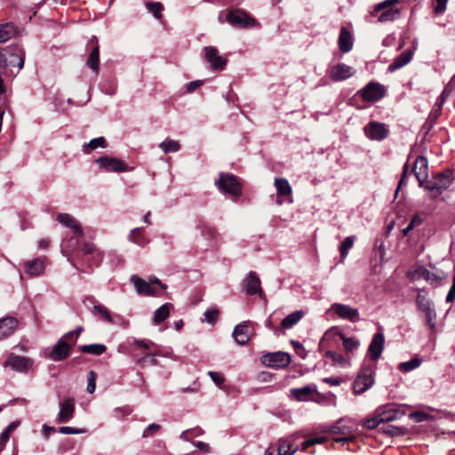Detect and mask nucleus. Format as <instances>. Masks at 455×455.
I'll return each instance as SVG.
<instances>
[{
  "label": "nucleus",
  "instance_id": "423d86ee",
  "mask_svg": "<svg viewBox=\"0 0 455 455\" xmlns=\"http://www.w3.org/2000/svg\"><path fill=\"white\" fill-rule=\"evenodd\" d=\"M24 52L21 49H16V52H11L7 50L0 49V69H4L9 66L17 67L21 69L24 65Z\"/></svg>",
  "mask_w": 455,
  "mask_h": 455
},
{
  "label": "nucleus",
  "instance_id": "6e6552de",
  "mask_svg": "<svg viewBox=\"0 0 455 455\" xmlns=\"http://www.w3.org/2000/svg\"><path fill=\"white\" fill-rule=\"evenodd\" d=\"M261 363L271 368H284L291 363V356L285 352L267 353L261 356Z\"/></svg>",
  "mask_w": 455,
  "mask_h": 455
},
{
  "label": "nucleus",
  "instance_id": "f8f14e48",
  "mask_svg": "<svg viewBox=\"0 0 455 455\" xmlns=\"http://www.w3.org/2000/svg\"><path fill=\"white\" fill-rule=\"evenodd\" d=\"M361 96L367 101H378L385 95V88L379 83L370 82L360 91Z\"/></svg>",
  "mask_w": 455,
  "mask_h": 455
},
{
  "label": "nucleus",
  "instance_id": "c03bdc74",
  "mask_svg": "<svg viewBox=\"0 0 455 455\" xmlns=\"http://www.w3.org/2000/svg\"><path fill=\"white\" fill-rule=\"evenodd\" d=\"M355 242V236L346 237L339 246V252L342 259H345L349 250L353 247Z\"/></svg>",
  "mask_w": 455,
  "mask_h": 455
},
{
  "label": "nucleus",
  "instance_id": "0eeeda50",
  "mask_svg": "<svg viewBox=\"0 0 455 455\" xmlns=\"http://www.w3.org/2000/svg\"><path fill=\"white\" fill-rule=\"evenodd\" d=\"M227 21L233 27L239 28L255 26V20L241 9H234L228 12Z\"/></svg>",
  "mask_w": 455,
  "mask_h": 455
},
{
  "label": "nucleus",
  "instance_id": "0e129e2a",
  "mask_svg": "<svg viewBox=\"0 0 455 455\" xmlns=\"http://www.w3.org/2000/svg\"><path fill=\"white\" fill-rule=\"evenodd\" d=\"M436 5L435 7V12L439 14L445 11L448 0H435Z\"/></svg>",
  "mask_w": 455,
  "mask_h": 455
},
{
  "label": "nucleus",
  "instance_id": "69168bd1",
  "mask_svg": "<svg viewBox=\"0 0 455 455\" xmlns=\"http://www.w3.org/2000/svg\"><path fill=\"white\" fill-rule=\"evenodd\" d=\"M408 171H409V164H408V162H406L403 164V174H402L401 180H400V181L398 183V186H397V188H396V193L401 188L402 185L404 183L406 176H407V173H408Z\"/></svg>",
  "mask_w": 455,
  "mask_h": 455
},
{
  "label": "nucleus",
  "instance_id": "7c9ffc66",
  "mask_svg": "<svg viewBox=\"0 0 455 455\" xmlns=\"http://www.w3.org/2000/svg\"><path fill=\"white\" fill-rule=\"evenodd\" d=\"M356 379L365 383L369 388L374 384V370L372 367L365 366L361 369Z\"/></svg>",
  "mask_w": 455,
  "mask_h": 455
},
{
  "label": "nucleus",
  "instance_id": "58836bf2",
  "mask_svg": "<svg viewBox=\"0 0 455 455\" xmlns=\"http://www.w3.org/2000/svg\"><path fill=\"white\" fill-rule=\"evenodd\" d=\"M16 34V29L12 23L0 25V43L5 42Z\"/></svg>",
  "mask_w": 455,
  "mask_h": 455
},
{
  "label": "nucleus",
  "instance_id": "72a5a7b5",
  "mask_svg": "<svg viewBox=\"0 0 455 455\" xmlns=\"http://www.w3.org/2000/svg\"><path fill=\"white\" fill-rule=\"evenodd\" d=\"M303 315H304L303 311H301V310H297V311L291 313L285 318L283 319L282 323H281L282 327L284 329L291 328L293 325H295L297 323H299Z\"/></svg>",
  "mask_w": 455,
  "mask_h": 455
},
{
  "label": "nucleus",
  "instance_id": "4d7b16f0",
  "mask_svg": "<svg viewBox=\"0 0 455 455\" xmlns=\"http://www.w3.org/2000/svg\"><path fill=\"white\" fill-rule=\"evenodd\" d=\"M139 363L142 367L148 366V365L154 366L158 363V361L153 355H147L139 360Z\"/></svg>",
  "mask_w": 455,
  "mask_h": 455
},
{
  "label": "nucleus",
  "instance_id": "774afa93",
  "mask_svg": "<svg viewBox=\"0 0 455 455\" xmlns=\"http://www.w3.org/2000/svg\"><path fill=\"white\" fill-rule=\"evenodd\" d=\"M195 445L203 452L209 453L211 451L210 445L204 442H196Z\"/></svg>",
  "mask_w": 455,
  "mask_h": 455
},
{
  "label": "nucleus",
  "instance_id": "f03ea898",
  "mask_svg": "<svg viewBox=\"0 0 455 455\" xmlns=\"http://www.w3.org/2000/svg\"><path fill=\"white\" fill-rule=\"evenodd\" d=\"M401 415L399 411L389 406L379 407L375 411L371 418L364 421L363 427L368 429H374L382 423L396 420Z\"/></svg>",
  "mask_w": 455,
  "mask_h": 455
},
{
  "label": "nucleus",
  "instance_id": "680f3d73",
  "mask_svg": "<svg viewBox=\"0 0 455 455\" xmlns=\"http://www.w3.org/2000/svg\"><path fill=\"white\" fill-rule=\"evenodd\" d=\"M78 337H76L75 331H69L66 333L60 339H64V341L68 342L70 347L76 343Z\"/></svg>",
  "mask_w": 455,
  "mask_h": 455
},
{
  "label": "nucleus",
  "instance_id": "3c124183",
  "mask_svg": "<svg viewBox=\"0 0 455 455\" xmlns=\"http://www.w3.org/2000/svg\"><path fill=\"white\" fill-rule=\"evenodd\" d=\"M81 252L84 256H91L92 259H93L95 253H97V250L94 244L91 243H84L81 248Z\"/></svg>",
  "mask_w": 455,
  "mask_h": 455
},
{
  "label": "nucleus",
  "instance_id": "864d4df0",
  "mask_svg": "<svg viewBox=\"0 0 455 455\" xmlns=\"http://www.w3.org/2000/svg\"><path fill=\"white\" fill-rule=\"evenodd\" d=\"M220 311L216 308L208 309L204 312V315L205 321L211 324H214L219 317Z\"/></svg>",
  "mask_w": 455,
  "mask_h": 455
},
{
  "label": "nucleus",
  "instance_id": "2eb2a0df",
  "mask_svg": "<svg viewBox=\"0 0 455 455\" xmlns=\"http://www.w3.org/2000/svg\"><path fill=\"white\" fill-rule=\"evenodd\" d=\"M363 130L366 137L372 140H382L388 135L386 125L379 122H370Z\"/></svg>",
  "mask_w": 455,
  "mask_h": 455
},
{
  "label": "nucleus",
  "instance_id": "7ed1b4c3",
  "mask_svg": "<svg viewBox=\"0 0 455 455\" xmlns=\"http://www.w3.org/2000/svg\"><path fill=\"white\" fill-rule=\"evenodd\" d=\"M453 181V174L451 171H445L435 175L424 188L432 192V197L436 198L446 190Z\"/></svg>",
  "mask_w": 455,
  "mask_h": 455
},
{
  "label": "nucleus",
  "instance_id": "5701e85b",
  "mask_svg": "<svg viewBox=\"0 0 455 455\" xmlns=\"http://www.w3.org/2000/svg\"><path fill=\"white\" fill-rule=\"evenodd\" d=\"M88 44H92V51L87 59L86 65L96 74L99 72V62H100V47L98 44L97 37L92 36Z\"/></svg>",
  "mask_w": 455,
  "mask_h": 455
},
{
  "label": "nucleus",
  "instance_id": "6ab92c4d",
  "mask_svg": "<svg viewBox=\"0 0 455 455\" xmlns=\"http://www.w3.org/2000/svg\"><path fill=\"white\" fill-rule=\"evenodd\" d=\"M384 343V334L381 331L375 333L368 347V355L373 361H377L380 357Z\"/></svg>",
  "mask_w": 455,
  "mask_h": 455
},
{
  "label": "nucleus",
  "instance_id": "338daca9",
  "mask_svg": "<svg viewBox=\"0 0 455 455\" xmlns=\"http://www.w3.org/2000/svg\"><path fill=\"white\" fill-rule=\"evenodd\" d=\"M455 299V275L452 278V284L446 296V302H452Z\"/></svg>",
  "mask_w": 455,
  "mask_h": 455
},
{
  "label": "nucleus",
  "instance_id": "393cba45",
  "mask_svg": "<svg viewBox=\"0 0 455 455\" xmlns=\"http://www.w3.org/2000/svg\"><path fill=\"white\" fill-rule=\"evenodd\" d=\"M294 435L281 438L277 441L278 455H294L299 447L293 443Z\"/></svg>",
  "mask_w": 455,
  "mask_h": 455
},
{
  "label": "nucleus",
  "instance_id": "603ef678",
  "mask_svg": "<svg viewBox=\"0 0 455 455\" xmlns=\"http://www.w3.org/2000/svg\"><path fill=\"white\" fill-rule=\"evenodd\" d=\"M382 432L387 434L390 436H397L404 434L403 430L401 427L395 426H383L381 427Z\"/></svg>",
  "mask_w": 455,
  "mask_h": 455
},
{
  "label": "nucleus",
  "instance_id": "09e8293b",
  "mask_svg": "<svg viewBox=\"0 0 455 455\" xmlns=\"http://www.w3.org/2000/svg\"><path fill=\"white\" fill-rule=\"evenodd\" d=\"M325 356L330 358L333 363L339 364V365H344L346 364V359L344 356L339 353L333 352V351H327L325 353Z\"/></svg>",
  "mask_w": 455,
  "mask_h": 455
},
{
  "label": "nucleus",
  "instance_id": "39448f33",
  "mask_svg": "<svg viewBox=\"0 0 455 455\" xmlns=\"http://www.w3.org/2000/svg\"><path fill=\"white\" fill-rule=\"evenodd\" d=\"M344 419H339L331 426L322 427L320 434L341 435L342 437L333 438L336 443H346L353 439L350 427L343 423Z\"/></svg>",
  "mask_w": 455,
  "mask_h": 455
},
{
  "label": "nucleus",
  "instance_id": "37998d69",
  "mask_svg": "<svg viewBox=\"0 0 455 455\" xmlns=\"http://www.w3.org/2000/svg\"><path fill=\"white\" fill-rule=\"evenodd\" d=\"M421 362L422 361L420 359L415 357V358H412L410 361H407V362H404V363H401L398 365V369L401 371L408 372V371H411L418 368L421 364Z\"/></svg>",
  "mask_w": 455,
  "mask_h": 455
},
{
  "label": "nucleus",
  "instance_id": "13d9d810",
  "mask_svg": "<svg viewBox=\"0 0 455 455\" xmlns=\"http://www.w3.org/2000/svg\"><path fill=\"white\" fill-rule=\"evenodd\" d=\"M208 375L218 387H220L225 380L224 376L220 372L210 371H208Z\"/></svg>",
  "mask_w": 455,
  "mask_h": 455
},
{
  "label": "nucleus",
  "instance_id": "ddd939ff",
  "mask_svg": "<svg viewBox=\"0 0 455 455\" xmlns=\"http://www.w3.org/2000/svg\"><path fill=\"white\" fill-rule=\"evenodd\" d=\"M76 400L73 397L63 399L60 403V411L57 415L58 423H67L70 421L75 414Z\"/></svg>",
  "mask_w": 455,
  "mask_h": 455
},
{
  "label": "nucleus",
  "instance_id": "cd10ccee",
  "mask_svg": "<svg viewBox=\"0 0 455 455\" xmlns=\"http://www.w3.org/2000/svg\"><path fill=\"white\" fill-rule=\"evenodd\" d=\"M18 326V320L12 316L0 319V339L6 338L13 333Z\"/></svg>",
  "mask_w": 455,
  "mask_h": 455
},
{
  "label": "nucleus",
  "instance_id": "1a4fd4ad",
  "mask_svg": "<svg viewBox=\"0 0 455 455\" xmlns=\"http://www.w3.org/2000/svg\"><path fill=\"white\" fill-rule=\"evenodd\" d=\"M204 59L210 64L211 68L215 71L223 70L227 64L228 59L220 55L219 51L213 46L204 47Z\"/></svg>",
  "mask_w": 455,
  "mask_h": 455
},
{
  "label": "nucleus",
  "instance_id": "bf43d9fd",
  "mask_svg": "<svg viewBox=\"0 0 455 455\" xmlns=\"http://www.w3.org/2000/svg\"><path fill=\"white\" fill-rule=\"evenodd\" d=\"M353 389L355 394H363L366 390L369 389L367 386H365V383L361 381L358 379H355L353 385Z\"/></svg>",
  "mask_w": 455,
  "mask_h": 455
},
{
  "label": "nucleus",
  "instance_id": "79ce46f5",
  "mask_svg": "<svg viewBox=\"0 0 455 455\" xmlns=\"http://www.w3.org/2000/svg\"><path fill=\"white\" fill-rule=\"evenodd\" d=\"M159 148L164 152V153H170V152H177L180 148V145L177 140H165L164 141L161 142L159 144Z\"/></svg>",
  "mask_w": 455,
  "mask_h": 455
},
{
  "label": "nucleus",
  "instance_id": "49530a36",
  "mask_svg": "<svg viewBox=\"0 0 455 455\" xmlns=\"http://www.w3.org/2000/svg\"><path fill=\"white\" fill-rule=\"evenodd\" d=\"M416 303H417L418 308L422 312H424L431 307L430 301L427 299L426 295H424L422 293V291H419L417 298H416Z\"/></svg>",
  "mask_w": 455,
  "mask_h": 455
},
{
  "label": "nucleus",
  "instance_id": "c9c22d12",
  "mask_svg": "<svg viewBox=\"0 0 455 455\" xmlns=\"http://www.w3.org/2000/svg\"><path fill=\"white\" fill-rule=\"evenodd\" d=\"M172 307V304L165 303L163 306H161L158 309H156L154 314V323L156 324H159L160 323L164 322L169 316L170 307Z\"/></svg>",
  "mask_w": 455,
  "mask_h": 455
},
{
  "label": "nucleus",
  "instance_id": "f3484780",
  "mask_svg": "<svg viewBox=\"0 0 455 455\" xmlns=\"http://www.w3.org/2000/svg\"><path fill=\"white\" fill-rule=\"evenodd\" d=\"M355 73V69L345 63H339L331 67L329 71L330 77L335 82L347 79L353 76Z\"/></svg>",
  "mask_w": 455,
  "mask_h": 455
},
{
  "label": "nucleus",
  "instance_id": "9b49d317",
  "mask_svg": "<svg viewBox=\"0 0 455 455\" xmlns=\"http://www.w3.org/2000/svg\"><path fill=\"white\" fill-rule=\"evenodd\" d=\"M33 359L27 356H20L14 354H11L5 363V367H11L12 370L19 372H27L32 366Z\"/></svg>",
  "mask_w": 455,
  "mask_h": 455
},
{
  "label": "nucleus",
  "instance_id": "aec40b11",
  "mask_svg": "<svg viewBox=\"0 0 455 455\" xmlns=\"http://www.w3.org/2000/svg\"><path fill=\"white\" fill-rule=\"evenodd\" d=\"M131 282L140 295L155 296L157 293L156 288L151 286L148 281L147 282L138 275H132Z\"/></svg>",
  "mask_w": 455,
  "mask_h": 455
},
{
  "label": "nucleus",
  "instance_id": "4468645a",
  "mask_svg": "<svg viewBox=\"0 0 455 455\" xmlns=\"http://www.w3.org/2000/svg\"><path fill=\"white\" fill-rule=\"evenodd\" d=\"M406 275L411 281H415V280L423 278L432 284L438 283L443 278L439 274L432 273L422 266L418 267L417 268H415L413 270L408 271Z\"/></svg>",
  "mask_w": 455,
  "mask_h": 455
},
{
  "label": "nucleus",
  "instance_id": "a211bd4d",
  "mask_svg": "<svg viewBox=\"0 0 455 455\" xmlns=\"http://www.w3.org/2000/svg\"><path fill=\"white\" fill-rule=\"evenodd\" d=\"M413 172L419 181V187H424V182L428 177V163L424 156H419L413 164Z\"/></svg>",
  "mask_w": 455,
  "mask_h": 455
},
{
  "label": "nucleus",
  "instance_id": "5fc2aeb1",
  "mask_svg": "<svg viewBox=\"0 0 455 455\" xmlns=\"http://www.w3.org/2000/svg\"><path fill=\"white\" fill-rule=\"evenodd\" d=\"M424 313L426 315L427 324L429 326V328L431 330H434L435 327V318H436V314H435V310L432 307H430L427 310L424 311Z\"/></svg>",
  "mask_w": 455,
  "mask_h": 455
},
{
  "label": "nucleus",
  "instance_id": "e2e57ef3",
  "mask_svg": "<svg viewBox=\"0 0 455 455\" xmlns=\"http://www.w3.org/2000/svg\"><path fill=\"white\" fill-rule=\"evenodd\" d=\"M203 84L202 80H196L193 82H190L187 84V92L190 93L196 91L197 88H199Z\"/></svg>",
  "mask_w": 455,
  "mask_h": 455
},
{
  "label": "nucleus",
  "instance_id": "6e6d98bb",
  "mask_svg": "<svg viewBox=\"0 0 455 455\" xmlns=\"http://www.w3.org/2000/svg\"><path fill=\"white\" fill-rule=\"evenodd\" d=\"M86 430L84 428H75L72 427H60L59 428V433L63 435H76V434H83L85 433Z\"/></svg>",
  "mask_w": 455,
  "mask_h": 455
},
{
  "label": "nucleus",
  "instance_id": "f704fd0d",
  "mask_svg": "<svg viewBox=\"0 0 455 455\" xmlns=\"http://www.w3.org/2000/svg\"><path fill=\"white\" fill-rule=\"evenodd\" d=\"M275 186L277 191V196H289L291 193V188L288 180L284 178L275 179Z\"/></svg>",
  "mask_w": 455,
  "mask_h": 455
},
{
  "label": "nucleus",
  "instance_id": "4be33fe9",
  "mask_svg": "<svg viewBox=\"0 0 455 455\" xmlns=\"http://www.w3.org/2000/svg\"><path fill=\"white\" fill-rule=\"evenodd\" d=\"M243 288L247 294H261L260 280L256 272L251 271L243 280Z\"/></svg>",
  "mask_w": 455,
  "mask_h": 455
},
{
  "label": "nucleus",
  "instance_id": "8fccbe9b",
  "mask_svg": "<svg viewBox=\"0 0 455 455\" xmlns=\"http://www.w3.org/2000/svg\"><path fill=\"white\" fill-rule=\"evenodd\" d=\"M97 373L93 371H90L87 378V392L92 394L96 388Z\"/></svg>",
  "mask_w": 455,
  "mask_h": 455
},
{
  "label": "nucleus",
  "instance_id": "dca6fc26",
  "mask_svg": "<svg viewBox=\"0 0 455 455\" xmlns=\"http://www.w3.org/2000/svg\"><path fill=\"white\" fill-rule=\"evenodd\" d=\"M331 310L335 312L337 315L342 319L348 320L352 323L359 321V312L348 305L334 303L331 307Z\"/></svg>",
  "mask_w": 455,
  "mask_h": 455
},
{
  "label": "nucleus",
  "instance_id": "2f4dec72",
  "mask_svg": "<svg viewBox=\"0 0 455 455\" xmlns=\"http://www.w3.org/2000/svg\"><path fill=\"white\" fill-rule=\"evenodd\" d=\"M327 440L328 437L323 434L312 435L301 443L300 451H307L310 446L324 443Z\"/></svg>",
  "mask_w": 455,
  "mask_h": 455
},
{
  "label": "nucleus",
  "instance_id": "de8ad7c7",
  "mask_svg": "<svg viewBox=\"0 0 455 455\" xmlns=\"http://www.w3.org/2000/svg\"><path fill=\"white\" fill-rule=\"evenodd\" d=\"M339 336L347 351L351 352L358 347L359 341L357 339L354 338H347L342 333H339Z\"/></svg>",
  "mask_w": 455,
  "mask_h": 455
},
{
  "label": "nucleus",
  "instance_id": "20e7f679",
  "mask_svg": "<svg viewBox=\"0 0 455 455\" xmlns=\"http://www.w3.org/2000/svg\"><path fill=\"white\" fill-rule=\"evenodd\" d=\"M216 185L222 193L232 196H239L242 194V185L234 174L221 172Z\"/></svg>",
  "mask_w": 455,
  "mask_h": 455
},
{
  "label": "nucleus",
  "instance_id": "052dcab7",
  "mask_svg": "<svg viewBox=\"0 0 455 455\" xmlns=\"http://www.w3.org/2000/svg\"><path fill=\"white\" fill-rule=\"evenodd\" d=\"M159 429L160 426L158 424L152 423L148 425V427L144 430L142 437H148L152 435L154 433L157 432Z\"/></svg>",
  "mask_w": 455,
  "mask_h": 455
},
{
  "label": "nucleus",
  "instance_id": "f257e3e1",
  "mask_svg": "<svg viewBox=\"0 0 455 455\" xmlns=\"http://www.w3.org/2000/svg\"><path fill=\"white\" fill-rule=\"evenodd\" d=\"M400 3V0H384L375 4L369 12L371 18H376L379 23L394 21L399 18L401 11L394 5Z\"/></svg>",
  "mask_w": 455,
  "mask_h": 455
},
{
  "label": "nucleus",
  "instance_id": "412c9836",
  "mask_svg": "<svg viewBox=\"0 0 455 455\" xmlns=\"http://www.w3.org/2000/svg\"><path fill=\"white\" fill-rule=\"evenodd\" d=\"M57 220L63 226L71 228L75 236L80 237L84 235V230L80 223L68 213L58 214Z\"/></svg>",
  "mask_w": 455,
  "mask_h": 455
},
{
  "label": "nucleus",
  "instance_id": "473e14b6",
  "mask_svg": "<svg viewBox=\"0 0 455 455\" xmlns=\"http://www.w3.org/2000/svg\"><path fill=\"white\" fill-rule=\"evenodd\" d=\"M79 350L85 354L100 355L107 350V347L103 344H89L79 346Z\"/></svg>",
  "mask_w": 455,
  "mask_h": 455
},
{
  "label": "nucleus",
  "instance_id": "a19ab883",
  "mask_svg": "<svg viewBox=\"0 0 455 455\" xmlns=\"http://www.w3.org/2000/svg\"><path fill=\"white\" fill-rule=\"evenodd\" d=\"M92 313L94 315H100L104 321H106L108 323H114V320H113L108 309L102 305L94 306L92 310Z\"/></svg>",
  "mask_w": 455,
  "mask_h": 455
},
{
  "label": "nucleus",
  "instance_id": "b1692460",
  "mask_svg": "<svg viewBox=\"0 0 455 455\" xmlns=\"http://www.w3.org/2000/svg\"><path fill=\"white\" fill-rule=\"evenodd\" d=\"M70 353V345L64 339H60L52 347L49 354V357L53 361H61L65 359Z\"/></svg>",
  "mask_w": 455,
  "mask_h": 455
},
{
  "label": "nucleus",
  "instance_id": "c756f323",
  "mask_svg": "<svg viewBox=\"0 0 455 455\" xmlns=\"http://www.w3.org/2000/svg\"><path fill=\"white\" fill-rule=\"evenodd\" d=\"M412 55L413 52L411 50L403 52L401 54L395 57L393 62L388 66V70L390 72H394L404 67L411 61Z\"/></svg>",
  "mask_w": 455,
  "mask_h": 455
},
{
  "label": "nucleus",
  "instance_id": "ea45409f",
  "mask_svg": "<svg viewBox=\"0 0 455 455\" xmlns=\"http://www.w3.org/2000/svg\"><path fill=\"white\" fill-rule=\"evenodd\" d=\"M129 240L140 246H144L148 243V240L142 235L141 228H133L129 235Z\"/></svg>",
  "mask_w": 455,
  "mask_h": 455
},
{
  "label": "nucleus",
  "instance_id": "4c0bfd02",
  "mask_svg": "<svg viewBox=\"0 0 455 455\" xmlns=\"http://www.w3.org/2000/svg\"><path fill=\"white\" fill-rule=\"evenodd\" d=\"M98 148H107V141L104 137H98L91 140L87 144L84 145L83 151L86 154H89L91 150L96 149Z\"/></svg>",
  "mask_w": 455,
  "mask_h": 455
},
{
  "label": "nucleus",
  "instance_id": "c85d7f7f",
  "mask_svg": "<svg viewBox=\"0 0 455 455\" xmlns=\"http://www.w3.org/2000/svg\"><path fill=\"white\" fill-rule=\"evenodd\" d=\"M339 48L342 52H348L353 48V39L350 31L342 27L340 28L339 39H338Z\"/></svg>",
  "mask_w": 455,
  "mask_h": 455
},
{
  "label": "nucleus",
  "instance_id": "e433bc0d",
  "mask_svg": "<svg viewBox=\"0 0 455 455\" xmlns=\"http://www.w3.org/2000/svg\"><path fill=\"white\" fill-rule=\"evenodd\" d=\"M291 393L297 401H307L313 394V389L309 386H306L299 388H293L291 390Z\"/></svg>",
  "mask_w": 455,
  "mask_h": 455
},
{
  "label": "nucleus",
  "instance_id": "bb28decb",
  "mask_svg": "<svg viewBox=\"0 0 455 455\" xmlns=\"http://www.w3.org/2000/svg\"><path fill=\"white\" fill-rule=\"evenodd\" d=\"M44 258H37L24 263L25 273L31 276H38L44 270Z\"/></svg>",
  "mask_w": 455,
  "mask_h": 455
},
{
  "label": "nucleus",
  "instance_id": "a878e982",
  "mask_svg": "<svg viewBox=\"0 0 455 455\" xmlns=\"http://www.w3.org/2000/svg\"><path fill=\"white\" fill-rule=\"evenodd\" d=\"M233 337L239 345H245L251 338L249 322L237 324L234 329Z\"/></svg>",
  "mask_w": 455,
  "mask_h": 455
},
{
  "label": "nucleus",
  "instance_id": "9d476101",
  "mask_svg": "<svg viewBox=\"0 0 455 455\" xmlns=\"http://www.w3.org/2000/svg\"><path fill=\"white\" fill-rule=\"evenodd\" d=\"M95 162L105 172H124L129 170L124 162L116 157L101 156L97 158Z\"/></svg>",
  "mask_w": 455,
  "mask_h": 455
},
{
  "label": "nucleus",
  "instance_id": "a18cd8bd",
  "mask_svg": "<svg viewBox=\"0 0 455 455\" xmlns=\"http://www.w3.org/2000/svg\"><path fill=\"white\" fill-rule=\"evenodd\" d=\"M146 6L148 10L152 12L156 19H160L162 17V11L164 10V6L159 2H146Z\"/></svg>",
  "mask_w": 455,
  "mask_h": 455
}]
</instances>
